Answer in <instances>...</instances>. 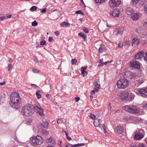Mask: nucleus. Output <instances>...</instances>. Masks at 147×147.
<instances>
[{"label":"nucleus","mask_w":147,"mask_h":147,"mask_svg":"<svg viewBox=\"0 0 147 147\" xmlns=\"http://www.w3.org/2000/svg\"><path fill=\"white\" fill-rule=\"evenodd\" d=\"M95 91L94 90V91L93 90H92L90 92L91 94H92V95L94 94H95Z\"/></svg>","instance_id":"774afa93"},{"label":"nucleus","mask_w":147,"mask_h":147,"mask_svg":"<svg viewBox=\"0 0 147 147\" xmlns=\"http://www.w3.org/2000/svg\"><path fill=\"white\" fill-rule=\"evenodd\" d=\"M142 30V28L140 27H139L136 29V32L138 34H141Z\"/></svg>","instance_id":"cd10ccee"},{"label":"nucleus","mask_w":147,"mask_h":147,"mask_svg":"<svg viewBox=\"0 0 147 147\" xmlns=\"http://www.w3.org/2000/svg\"><path fill=\"white\" fill-rule=\"evenodd\" d=\"M37 9V7L36 6H33L30 9L31 11H34L36 10Z\"/></svg>","instance_id":"e433bc0d"},{"label":"nucleus","mask_w":147,"mask_h":147,"mask_svg":"<svg viewBox=\"0 0 147 147\" xmlns=\"http://www.w3.org/2000/svg\"><path fill=\"white\" fill-rule=\"evenodd\" d=\"M32 71L35 73H37L39 72V70L38 69H35L33 68L32 69Z\"/></svg>","instance_id":"ea45409f"},{"label":"nucleus","mask_w":147,"mask_h":147,"mask_svg":"<svg viewBox=\"0 0 147 147\" xmlns=\"http://www.w3.org/2000/svg\"><path fill=\"white\" fill-rule=\"evenodd\" d=\"M139 0H132V3L134 5H136L138 3Z\"/></svg>","instance_id":"7c9ffc66"},{"label":"nucleus","mask_w":147,"mask_h":147,"mask_svg":"<svg viewBox=\"0 0 147 147\" xmlns=\"http://www.w3.org/2000/svg\"><path fill=\"white\" fill-rule=\"evenodd\" d=\"M111 104L110 103H109V105H108V109L109 110V111L111 109Z\"/></svg>","instance_id":"e2e57ef3"},{"label":"nucleus","mask_w":147,"mask_h":147,"mask_svg":"<svg viewBox=\"0 0 147 147\" xmlns=\"http://www.w3.org/2000/svg\"><path fill=\"white\" fill-rule=\"evenodd\" d=\"M12 67V65L11 64H8V71H9Z\"/></svg>","instance_id":"bf43d9fd"},{"label":"nucleus","mask_w":147,"mask_h":147,"mask_svg":"<svg viewBox=\"0 0 147 147\" xmlns=\"http://www.w3.org/2000/svg\"><path fill=\"white\" fill-rule=\"evenodd\" d=\"M89 117L92 119H94L95 118V116L94 115L91 114L89 116Z\"/></svg>","instance_id":"c03bdc74"},{"label":"nucleus","mask_w":147,"mask_h":147,"mask_svg":"<svg viewBox=\"0 0 147 147\" xmlns=\"http://www.w3.org/2000/svg\"><path fill=\"white\" fill-rule=\"evenodd\" d=\"M131 17L132 19L134 21L138 20L139 18V14L137 13H134Z\"/></svg>","instance_id":"aec40b11"},{"label":"nucleus","mask_w":147,"mask_h":147,"mask_svg":"<svg viewBox=\"0 0 147 147\" xmlns=\"http://www.w3.org/2000/svg\"><path fill=\"white\" fill-rule=\"evenodd\" d=\"M121 2V0H111L109 2V6L113 8L119 5Z\"/></svg>","instance_id":"1a4fd4ad"},{"label":"nucleus","mask_w":147,"mask_h":147,"mask_svg":"<svg viewBox=\"0 0 147 147\" xmlns=\"http://www.w3.org/2000/svg\"><path fill=\"white\" fill-rule=\"evenodd\" d=\"M10 98L11 101L10 104L13 108L18 109L20 107L21 100L18 92L12 93L10 96Z\"/></svg>","instance_id":"f03ea898"},{"label":"nucleus","mask_w":147,"mask_h":147,"mask_svg":"<svg viewBox=\"0 0 147 147\" xmlns=\"http://www.w3.org/2000/svg\"><path fill=\"white\" fill-rule=\"evenodd\" d=\"M38 23L36 21L33 22L32 24V26H36L37 25Z\"/></svg>","instance_id":"79ce46f5"},{"label":"nucleus","mask_w":147,"mask_h":147,"mask_svg":"<svg viewBox=\"0 0 147 147\" xmlns=\"http://www.w3.org/2000/svg\"><path fill=\"white\" fill-rule=\"evenodd\" d=\"M122 109L131 113H137L139 112V110L136 105H127L122 107Z\"/></svg>","instance_id":"7ed1b4c3"},{"label":"nucleus","mask_w":147,"mask_h":147,"mask_svg":"<svg viewBox=\"0 0 147 147\" xmlns=\"http://www.w3.org/2000/svg\"><path fill=\"white\" fill-rule=\"evenodd\" d=\"M46 10L47 9L44 8L42 9V10L40 11V12L42 13H45L46 12Z\"/></svg>","instance_id":"6e6d98bb"},{"label":"nucleus","mask_w":147,"mask_h":147,"mask_svg":"<svg viewBox=\"0 0 147 147\" xmlns=\"http://www.w3.org/2000/svg\"><path fill=\"white\" fill-rule=\"evenodd\" d=\"M115 131L117 134L118 135L119 137H121L124 131V128L120 125H118Z\"/></svg>","instance_id":"f8f14e48"},{"label":"nucleus","mask_w":147,"mask_h":147,"mask_svg":"<svg viewBox=\"0 0 147 147\" xmlns=\"http://www.w3.org/2000/svg\"><path fill=\"white\" fill-rule=\"evenodd\" d=\"M120 10L118 9H115L113 11L110 13V15L115 18L118 17L120 13Z\"/></svg>","instance_id":"ddd939ff"},{"label":"nucleus","mask_w":147,"mask_h":147,"mask_svg":"<svg viewBox=\"0 0 147 147\" xmlns=\"http://www.w3.org/2000/svg\"><path fill=\"white\" fill-rule=\"evenodd\" d=\"M43 141V138L41 136H37L32 137L30 139V142L32 145L35 146L36 145L41 144Z\"/></svg>","instance_id":"20e7f679"},{"label":"nucleus","mask_w":147,"mask_h":147,"mask_svg":"<svg viewBox=\"0 0 147 147\" xmlns=\"http://www.w3.org/2000/svg\"><path fill=\"white\" fill-rule=\"evenodd\" d=\"M143 108L146 110L147 111V103L144 104L143 106Z\"/></svg>","instance_id":"de8ad7c7"},{"label":"nucleus","mask_w":147,"mask_h":147,"mask_svg":"<svg viewBox=\"0 0 147 147\" xmlns=\"http://www.w3.org/2000/svg\"><path fill=\"white\" fill-rule=\"evenodd\" d=\"M144 59L145 61L147 62V52H146L143 54Z\"/></svg>","instance_id":"2f4dec72"},{"label":"nucleus","mask_w":147,"mask_h":147,"mask_svg":"<svg viewBox=\"0 0 147 147\" xmlns=\"http://www.w3.org/2000/svg\"><path fill=\"white\" fill-rule=\"evenodd\" d=\"M138 94L143 97H147V88H144L138 90Z\"/></svg>","instance_id":"6e6552de"},{"label":"nucleus","mask_w":147,"mask_h":147,"mask_svg":"<svg viewBox=\"0 0 147 147\" xmlns=\"http://www.w3.org/2000/svg\"><path fill=\"white\" fill-rule=\"evenodd\" d=\"M11 15L10 14L7 13L5 15V18H6V20L8 18H9L11 17Z\"/></svg>","instance_id":"a19ab883"},{"label":"nucleus","mask_w":147,"mask_h":147,"mask_svg":"<svg viewBox=\"0 0 147 147\" xmlns=\"http://www.w3.org/2000/svg\"><path fill=\"white\" fill-rule=\"evenodd\" d=\"M46 142L49 144L51 145L55 144L56 143V140L52 137L47 138L46 140Z\"/></svg>","instance_id":"dca6fc26"},{"label":"nucleus","mask_w":147,"mask_h":147,"mask_svg":"<svg viewBox=\"0 0 147 147\" xmlns=\"http://www.w3.org/2000/svg\"><path fill=\"white\" fill-rule=\"evenodd\" d=\"M48 41L49 42H53L54 41V39L52 37H49V38Z\"/></svg>","instance_id":"603ef678"},{"label":"nucleus","mask_w":147,"mask_h":147,"mask_svg":"<svg viewBox=\"0 0 147 147\" xmlns=\"http://www.w3.org/2000/svg\"><path fill=\"white\" fill-rule=\"evenodd\" d=\"M144 10L145 12L147 13V4L145 5L144 6Z\"/></svg>","instance_id":"3c124183"},{"label":"nucleus","mask_w":147,"mask_h":147,"mask_svg":"<svg viewBox=\"0 0 147 147\" xmlns=\"http://www.w3.org/2000/svg\"><path fill=\"white\" fill-rule=\"evenodd\" d=\"M65 147H73L72 145L70 144L69 143H68Z\"/></svg>","instance_id":"4d7b16f0"},{"label":"nucleus","mask_w":147,"mask_h":147,"mask_svg":"<svg viewBox=\"0 0 147 147\" xmlns=\"http://www.w3.org/2000/svg\"><path fill=\"white\" fill-rule=\"evenodd\" d=\"M108 63V61H107V62H105L101 63V65H102V66H104L105 65H106Z\"/></svg>","instance_id":"5fc2aeb1"},{"label":"nucleus","mask_w":147,"mask_h":147,"mask_svg":"<svg viewBox=\"0 0 147 147\" xmlns=\"http://www.w3.org/2000/svg\"><path fill=\"white\" fill-rule=\"evenodd\" d=\"M32 109L36 114L41 116L45 115L43 109L39 105H34L28 104L23 107L22 108L21 114L22 115L28 116L32 114Z\"/></svg>","instance_id":"f257e3e1"},{"label":"nucleus","mask_w":147,"mask_h":147,"mask_svg":"<svg viewBox=\"0 0 147 147\" xmlns=\"http://www.w3.org/2000/svg\"><path fill=\"white\" fill-rule=\"evenodd\" d=\"M128 95L129 93L126 91H125L121 93L120 95V96L122 99L127 100Z\"/></svg>","instance_id":"2eb2a0df"},{"label":"nucleus","mask_w":147,"mask_h":147,"mask_svg":"<svg viewBox=\"0 0 147 147\" xmlns=\"http://www.w3.org/2000/svg\"><path fill=\"white\" fill-rule=\"evenodd\" d=\"M80 99V98L78 97H76L75 98V100L76 102H78Z\"/></svg>","instance_id":"864d4df0"},{"label":"nucleus","mask_w":147,"mask_h":147,"mask_svg":"<svg viewBox=\"0 0 147 147\" xmlns=\"http://www.w3.org/2000/svg\"><path fill=\"white\" fill-rule=\"evenodd\" d=\"M131 147H146V146L144 144H139L138 145V146H132Z\"/></svg>","instance_id":"58836bf2"},{"label":"nucleus","mask_w":147,"mask_h":147,"mask_svg":"<svg viewBox=\"0 0 147 147\" xmlns=\"http://www.w3.org/2000/svg\"><path fill=\"white\" fill-rule=\"evenodd\" d=\"M106 0H95V1L96 3H100L104 2H105Z\"/></svg>","instance_id":"c9c22d12"},{"label":"nucleus","mask_w":147,"mask_h":147,"mask_svg":"<svg viewBox=\"0 0 147 147\" xmlns=\"http://www.w3.org/2000/svg\"><path fill=\"white\" fill-rule=\"evenodd\" d=\"M100 119H96L94 121V125L96 127H100Z\"/></svg>","instance_id":"a211bd4d"},{"label":"nucleus","mask_w":147,"mask_h":147,"mask_svg":"<svg viewBox=\"0 0 147 147\" xmlns=\"http://www.w3.org/2000/svg\"><path fill=\"white\" fill-rule=\"evenodd\" d=\"M42 131H40L41 132ZM42 133L44 134H49V132L48 131H44V130L43 131H42Z\"/></svg>","instance_id":"680f3d73"},{"label":"nucleus","mask_w":147,"mask_h":147,"mask_svg":"<svg viewBox=\"0 0 147 147\" xmlns=\"http://www.w3.org/2000/svg\"><path fill=\"white\" fill-rule=\"evenodd\" d=\"M125 43L127 45H130V42L129 41L126 40L125 42Z\"/></svg>","instance_id":"13d9d810"},{"label":"nucleus","mask_w":147,"mask_h":147,"mask_svg":"<svg viewBox=\"0 0 147 147\" xmlns=\"http://www.w3.org/2000/svg\"><path fill=\"white\" fill-rule=\"evenodd\" d=\"M5 20L6 18L4 15L2 14H0V20Z\"/></svg>","instance_id":"473e14b6"},{"label":"nucleus","mask_w":147,"mask_h":147,"mask_svg":"<svg viewBox=\"0 0 147 147\" xmlns=\"http://www.w3.org/2000/svg\"><path fill=\"white\" fill-rule=\"evenodd\" d=\"M139 43V40L138 39H134L132 40V45L134 44H135L136 45H138Z\"/></svg>","instance_id":"5701e85b"},{"label":"nucleus","mask_w":147,"mask_h":147,"mask_svg":"<svg viewBox=\"0 0 147 147\" xmlns=\"http://www.w3.org/2000/svg\"><path fill=\"white\" fill-rule=\"evenodd\" d=\"M115 32L117 34H122V32L120 31H119V30H116L115 31Z\"/></svg>","instance_id":"09e8293b"},{"label":"nucleus","mask_w":147,"mask_h":147,"mask_svg":"<svg viewBox=\"0 0 147 147\" xmlns=\"http://www.w3.org/2000/svg\"><path fill=\"white\" fill-rule=\"evenodd\" d=\"M75 13L76 14H81L83 15H84V13L81 10H78V11H76Z\"/></svg>","instance_id":"4c0bfd02"},{"label":"nucleus","mask_w":147,"mask_h":147,"mask_svg":"<svg viewBox=\"0 0 147 147\" xmlns=\"http://www.w3.org/2000/svg\"><path fill=\"white\" fill-rule=\"evenodd\" d=\"M62 131L63 132H65V135L66 136V138L67 140H71V138L68 136V134L66 131H65L64 130H63Z\"/></svg>","instance_id":"c85d7f7f"},{"label":"nucleus","mask_w":147,"mask_h":147,"mask_svg":"<svg viewBox=\"0 0 147 147\" xmlns=\"http://www.w3.org/2000/svg\"><path fill=\"white\" fill-rule=\"evenodd\" d=\"M129 66L132 69H139L140 67V63L138 61H133L130 62Z\"/></svg>","instance_id":"9b49d317"},{"label":"nucleus","mask_w":147,"mask_h":147,"mask_svg":"<svg viewBox=\"0 0 147 147\" xmlns=\"http://www.w3.org/2000/svg\"><path fill=\"white\" fill-rule=\"evenodd\" d=\"M134 95L132 93H130L129 94L127 100L130 101H132L134 98Z\"/></svg>","instance_id":"4be33fe9"},{"label":"nucleus","mask_w":147,"mask_h":147,"mask_svg":"<svg viewBox=\"0 0 147 147\" xmlns=\"http://www.w3.org/2000/svg\"><path fill=\"white\" fill-rule=\"evenodd\" d=\"M49 123L47 121H46L45 122L43 121L42 123H41L40 125V127L41 128L43 127L44 128L47 129L48 128Z\"/></svg>","instance_id":"f3484780"},{"label":"nucleus","mask_w":147,"mask_h":147,"mask_svg":"<svg viewBox=\"0 0 147 147\" xmlns=\"http://www.w3.org/2000/svg\"><path fill=\"white\" fill-rule=\"evenodd\" d=\"M8 60H9V62L10 63H11L12 62V60L11 58L9 57L8 58Z\"/></svg>","instance_id":"69168bd1"},{"label":"nucleus","mask_w":147,"mask_h":147,"mask_svg":"<svg viewBox=\"0 0 147 147\" xmlns=\"http://www.w3.org/2000/svg\"><path fill=\"white\" fill-rule=\"evenodd\" d=\"M55 34L56 36H57L59 34V31H57L55 32Z\"/></svg>","instance_id":"052dcab7"},{"label":"nucleus","mask_w":147,"mask_h":147,"mask_svg":"<svg viewBox=\"0 0 147 147\" xmlns=\"http://www.w3.org/2000/svg\"><path fill=\"white\" fill-rule=\"evenodd\" d=\"M144 52L140 51L136 55L135 58L136 59H137L139 61H141L143 57Z\"/></svg>","instance_id":"4468645a"},{"label":"nucleus","mask_w":147,"mask_h":147,"mask_svg":"<svg viewBox=\"0 0 147 147\" xmlns=\"http://www.w3.org/2000/svg\"><path fill=\"white\" fill-rule=\"evenodd\" d=\"M40 92L39 91H37L36 92V96L38 99L40 98L41 97V95L40 94Z\"/></svg>","instance_id":"c756f323"},{"label":"nucleus","mask_w":147,"mask_h":147,"mask_svg":"<svg viewBox=\"0 0 147 147\" xmlns=\"http://www.w3.org/2000/svg\"><path fill=\"white\" fill-rule=\"evenodd\" d=\"M78 35L81 37L84 41H85L86 40V37L85 35L83 33L80 32L78 33Z\"/></svg>","instance_id":"b1692460"},{"label":"nucleus","mask_w":147,"mask_h":147,"mask_svg":"<svg viewBox=\"0 0 147 147\" xmlns=\"http://www.w3.org/2000/svg\"><path fill=\"white\" fill-rule=\"evenodd\" d=\"M126 12L127 14L131 15L133 12V9L131 7H127L126 8Z\"/></svg>","instance_id":"6ab92c4d"},{"label":"nucleus","mask_w":147,"mask_h":147,"mask_svg":"<svg viewBox=\"0 0 147 147\" xmlns=\"http://www.w3.org/2000/svg\"><path fill=\"white\" fill-rule=\"evenodd\" d=\"M134 79L135 80L132 84V85L134 87H138L144 82V78L142 77L138 78L135 77Z\"/></svg>","instance_id":"0eeeda50"},{"label":"nucleus","mask_w":147,"mask_h":147,"mask_svg":"<svg viewBox=\"0 0 147 147\" xmlns=\"http://www.w3.org/2000/svg\"><path fill=\"white\" fill-rule=\"evenodd\" d=\"M81 74L83 75V76H86L87 75V72H86L85 71H81Z\"/></svg>","instance_id":"a18cd8bd"},{"label":"nucleus","mask_w":147,"mask_h":147,"mask_svg":"<svg viewBox=\"0 0 147 147\" xmlns=\"http://www.w3.org/2000/svg\"><path fill=\"white\" fill-rule=\"evenodd\" d=\"M5 84V81H3L2 82H0V85H4Z\"/></svg>","instance_id":"338daca9"},{"label":"nucleus","mask_w":147,"mask_h":147,"mask_svg":"<svg viewBox=\"0 0 147 147\" xmlns=\"http://www.w3.org/2000/svg\"><path fill=\"white\" fill-rule=\"evenodd\" d=\"M83 30L84 32L86 34H88L89 32L88 29L86 27H84L83 28Z\"/></svg>","instance_id":"72a5a7b5"},{"label":"nucleus","mask_w":147,"mask_h":147,"mask_svg":"<svg viewBox=\"0 0 147 147\" xmlns=\"http://www.w3.org/2000/svg\"><path fill=\"white\" fill-rule=\"evenodd\" d=\"M94 85L95 87L94 90L95 91L97 92V90L99 89L100 85L98 84V81H96L94 82Z\"/></svg>","instance_id":"412c9836"},{"label":"nucleus","mask_w":147,"mask_h":147,"mask_svg":"<svg viewBox=\"0 0 147 147\" xmlns=\"http://www.w3.org/2000/svg\"><path fill=\"white\" fill-rule=\"evenodd\" d=\"M124 79L129 81L136 77L135 75L129 71H125L123 74Z\"/></svg>","instance_id":"423d86ee"},{"label":"nucleus","mask_w":147,"mask_h":147,"mask_svg":"<svg viewBox=\"0 0 147 147\" xmlns=\"http://www.w3.org/2000/svg\"><path fill=\"white\" fill-rule=\"evenodd\" d=\"M117 85L118 88H119L124 89L128 86L129 82L125 79H121L117 81Z\"/></svg>","instance_id":"39448f33"},{"label":"nucleus","mask_w":147,"mask_h":147,"mask_svg":"<svg viewBox=\"0 0 147 147\" xmlns=\"http://www.w3.org/2000/svg\"><path fill=\"white\" fill-rule=\"evenodd\" d=\"M61 26L63 27H67L68 26H69L70 24L69 23H67V22H62L61 24Z\"/></svg>","instance_id":"393cba45"},{"label":"nucleus","mask_w":147,"mask_h":147,"mask_svg":"<svg viewBox=\"0 0 147 147\" xmlns=\"http://www.w3.org/2000/svg\"><path fill=\"white\" fill-rule=\"evenodd\" d=\"M105 49V47L104 46H100L99 49V51L101 53H102L103 51Z\"/></svg>","instance_id":"bb28decb"},{"label":"nucleus","mask_w":147,"mask_h":147,"mask_svg":"<svg viewBox=\"0 0 147 147\" xmlns=\"http://www.w3.org/2000/svg\"><path fill=\"white\" fill-rule=\"evenodd\" d=\"M57 122L59 123H61L63 122V120L61 119H58L57 120Z\"/></svg>","instance_id":"49530a36"},{"label":"nucleus","mask_w":147,"mask_h":147,"mask_svg":"<svg viewBox=\"0 0 147 147\" xmlns=\"http://www.w3.org/2000/svg\"><path fill=\"white\" fill-rule=\"evenodd\" d=\"M87 68V66H85L84 67H82L81 68V71H85L86 70V68Z\"/></svg>","instance_id":"37998d69"},{"label":"nucleus","mask_w":147,"mask_h":147,"mask_svg":"<svg viewBox=\"0 0 147 147\" xmlns=\"http://www.w3.org/2000/svg\"><path fill=\"white\" fill-rule=\"evenodd\" d=\"M85 145V144L84 143L78 144H74L72 145L73 147H80L84 146Z\"/></svg>","instance_id":"a878e982"},{"label":"nucleus","mask_w":147,"mask_h":147,"mask_svg":"<svg viewBox=\"0 0 147 147\" xmlns=\"http://www.w3.org/2000/svg\"><path fill=\"white\" fill-rule=\"evenodd\" d=\"M145 135L144 132L143 130H141L136 134H135L134 136V139L137 140H140L144 137Z\"/></svg>","instance_id":"9d476101"},{"label":"nucleus","mask_w":147,"mask_h":147,"mask_svg":"<svg viewBox=\"0 0 147 147\" xmlns=\"http://www.w3.org/2000/svg\"><path fill=\"white\" fill-rule=\"evenodd\" d=\"M46 42L45 40H43L40 42V45H42L45 44Z\"/></svg>","instance_id":"8fccbe9b"},{"label":"nucleus","mask_w":147,"mask_h":147,"mask_svg":"<svg viewBox=\"0 0 147 147\" xmlns=\"http://www.w3.org/2000/svg\"><path fill=\"white\" fill-rule=\"evenodd\" d=\"M123 45L121 43H119L118 44V47L119 48H121L123 47Z\"/></svg>","instance_id":"0e129e2a"},{"label":"nucleus","mask_w":147,"mask_h":147,"mask_svg":"<svg viewBox=\"0 0 147 147\" xmlns=\"http://www.w3.org/2000/svg\"><path fill=\"white\" fill-rule=\"evenodd\" d=\"M77 60L76 59H72L71 61V63L72 65L76 64L77 62Z\"/></svg>","instance_id":"f704fd0d"}]
</instances>
